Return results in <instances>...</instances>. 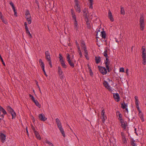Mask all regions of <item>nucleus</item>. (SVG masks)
I'll list each match as a JSON object with an SVG mask.
<instances>
[{
    "instance_id": "32",
    "label": "nucleus",
    "mask_w": 146,
    "mask_h": 146,
    "mask_svg": "<svg viewBox=\"0 0 146 146\" xmlns=\"http://www.w3.org/2000/svg\"><path fill=\"white\" fill-rule=\"evenodd\" d=\"M88 68L89 69V71L90 72V75L91 76H92L93 75V74L92 72V70L90 68V66L89 65H88Z\"/></svg>"
},
{
    "instance_id": "57",
    "label": "nucleus",
    "mask_w": 146,
    "mask_h": 146,
    "mask_svg": "<svg viewBox=\"0 0 146 146\" xmlns=\"http://www.w3.org/2000/svg\"><path fill=\"white\" fill-rule=\"evenodd\" d=\"M26 16V19H27V18H29L31 17L30 14H29V15H27Z\"/></svg>"
},
{
    "instance_id": "5",
    "label": "nucleus",
    "mask_w": 146,
    "mask_h": 146,
    "mask_svg": "<svg viewBox=\"0 0 146 146\" xmlns=\"http://www.w3.org/2000/svg\"><path fill=\"white\" fill-rule=\"evenodd\" d=\"M66 59L67 60V61H68V63L73 68L74 67V64L72 62L70 59V55L69 54H67V55Z\"/></svg>"
},
{
    "instance_id": "39",
    "label": "nucleus",
    "mask_w": 146,
    "mask_h": 146,
    "mask_svg": "<svg viewBox=\"0 0 146 146\" xmlns=\"http://www.w3.org/2000/svg\"><path fill=\"white\" fill-rule=\"evenodd\" d=\"M27 21H28L29 24H31V17L27 18Z\"/></svg>"
},
{
    "instance_id": "34",
    "label": "nucleus",
    "mask_w": 146,
    "mask_h": 146,
    "mask_svg": "<svg viewBox=\"0 0 146 146\" xmlns=\"http://www.w3.org/2000/svg\"><path fill=\"white\" fill-rule=\"evenodd\" d=\"M120 13L121 14L124 15L125 14V11L124 8L123 7H121Z\"/></svg>"
},
{
    "instance_id": "42",
    "label": "nucleus",
    "mask_w": 146,
    "mask_h": 146,
    "mask_svg": "<svg viewBox=\"0 0 146 146\" xmlns=\"http://www.w3.org/2000/svg\"><path fill=\"white\" fill-rule=\"evenodd\" d=\"M84 53H85V57L86 58L87 60H88L89 59V58L88 57V51H86L84 52Z\"/></svg>"
},
{
    "instance_id": "59",
    "label": "nucleus",
    "mask_w": 146,
    "mask_h": 146,
    "mask_svg": "<svg viewBox=\"0 0 146 146\" xmlns=\"http://www.w3.org/2000/svg\"><path fill=\"white\" fill-rule=\"evenodd\" d=\"M29 14H30L29 11H27L25 14L26 15H29Z\"/></svg>"
},
{
    "instance_id": "2",
    "label": "nucleus",
    "mask_w": 146,
    "mask_h": 146,
    "mask_svg": "<svg viewBox=\"0 0 146 146\" xmlns=\"http://www.w3.org/2000/svg\"><path fill=\"white\" fill-rule=\"evenodd\" d=\"M7 109L8 111L9 112L10 114L12 115V119H13L16 116L15 113L14 111L12 108L9 106L7 107Z\"/></svg>"
},
{
    "instance_id": "41",
    "label": "nucleus",
    "mask_w": 146,
    "mask_h": 146,
    "mask_svg": "<svg viewBox=\"0 0 146 146\" xmlns=\"http://www.w3.org/2000/svg\"><path fill=\"white\" fill-rule=\"evenodd\" d=\"M59 56H60L59 57L60 62L64 60V59H63V57L61 54H59Z\"/></svg>"
},
{
    "instance_id": "46",
    "label": "nucleus",
    "mask_w": 146,
    "mask_h": 146,
    "mask_svg": "<svg viewBox=\"0 0 146 146\" xmlns=\"http://www.w3.org/2000/svg\"><path fill=\"white\" fill-rule=\"evenodd\" d=\"M72 17L73 20H74V21H76V16L75 15H72Z\"/></svg>"
},
{
    "instance_id": "52",
    "label": "nucleus",
    "mask_w": 146,
    "mask_h": 146,
    "mask_svg": "<svg viewBox=\"0 0 146 146\" xmlns=\"http://www.w3.org/2000/svg\"><path fill=\"white\" fill-rule=\"evenodd\" d=\"M105 112L104 111V110L103 109L102 110V112H101V115H105Z\"/></svg>"
},
{
    "instance_id": "26",
    "label": "nucleus",
    "mask_w": 146,
    "mask_h": 146,
    "mask_svg": "<svg viewBox=\"0 0 146 146\" xmlns=\"http://www.w3.org/2000/svg\"><path fill=\"white\" fill-rule=\"evenodd\" d=\"M106 58V60L105 61L106 66L107 65H109L110 62L109 60L108 59V57Z\"/></svg>"
},
{
    "instance_id": "28",
    "label": "nucleus",
    "mask_w": 146,
    "mask_h": 146,
    "mask_svg": "<svg viewBox=\"0 0 146 146\" xmlns=\"http://www.w3.org/2000/svg\"><path fill=\"white\" fill-rule=\"evenodd\" d=\"M33 102L35 103V105L38 108H40L41 106L39 104L38 102L36 100H35Z\"/></svg>"
},
{
    "instance_id": "22",
    "label": "nucleus",
    "mask_w": 146,
    "mask_h": 146,
    "mask_svg": "<svg viewBox=\"0 0 146 146\" xmlns=\"http://www.w3.org/2000/svg\"><path fill=\"white\" fill-rule=\"evenodd\" d=\"M86 24L87 25L88 28V29H90L91 28L90 23L89 22L88 19V17H87L86 19Z\"/></svg>"
},
{
    "instance_id": "38",
    "label": "nucleus",
    "mask_w": 146,
    "mask_h": 146,
    "mask_svg": "<svg viewBox=\"0 0 146 146\" xmlns=\"http://www.w3.org/2000/svg\"><path fill=\"white\" fill-rule=\"evenodd\" d=\"M0 18H1V21H2L5 24H7L8 23H7V21L6 20H5L4 19V18L2 17H1Z\"/></svg>"
},
{
    "instance_id": "17",
    "label": "nucleus",
    "mask_w": 146,
    "mask_h": 146,
    "mask_svg": "<svg viewBox=\"0 0 146 146\" xmlns=\"http://www.w3.org/2000/svg\"><path fill=\"white\" fill-rule=\"evenodd\" d=\"M95 61L96 63V64H98L101 62V58L100 56H95Z\"/></svg>"
},
{
    "instance_id": "6",
    "label": "nucleus",
    "mask_w": 146,
    "mask_h": 146,
    "mask_svg": "<svg viewBox=\"0 0 146 146\" xmlns=\"http://www.w3.org/2000/svg\"><path fill=\"white\" fill-rule=\"evenodd\" d=\"M6 138V135L5 134L2 133H0V139L3 143L5 141Z\"/></svg>"
},
{
    "instance_id": "24",
    "label": "nucleus",
    "mask_w": 146,
    "mask_h": 146,
    "mask_svg": "<svg viewBox=\"0 0 146 146\" xmlns=\"http://www.w3.org/2000/svg\"><path fill=\"white\" fill-rule=\"evenodd\" d=\"M58 72L59 75H62L63 73V72L60 66H58Z\"/></svg>"
},
{
    "instance_id": "58",
    "label": "nucleus",
    "mask_w": 146,
    "mask_h": 146,
    "mask_svg": "<svg viewBox=\"0 0 146 146\" xmlns=\"http://www.w3.org/2000/svg\"><path fill=\"white\" fill-rule=\"evenodd\" d=\"M135 101H138V97L137 96H135Z\"/></svg>"
},
{
    "instance_id": "43",
    "label": "nucleus",
    "mask_w": 146,
    "mask_h": 146,
    "mask_svg": "<svg viewBox=\"0 0 146 146\" xmlns=\"http://www.w3.org/2000/svg\"><path fill=\"white\" fill-rule=\"evenodd\" d=\"M45 57L48 56L50 55V54L48 51H46L45 52Z\"/></svg>"
},
{
    "instance_id": "29",
    "label": "nucleus",
    "mask_w": 146,
    "mask_h": 146,
    "mask_svg": "<svg viewBox=\"0 0 146 146\" xmlns=\"http://www.w3.org/2000/svg\"><path fill=\"white\" fill-rule=\"evenodd\" d=\"M107 50L106 48L105 49V50L103 53V55L105 57H108V55L107 54Z\"/></svg>"
},
{
    "instance_id": "30",
    "label": "nucleus",
    "mask_w": 146,
    "mask_h": 146,
    "mask_svg": "<svg viewBox=\"0 0 146 146\" xmlns=\"http://www.w3.org/2000/svg\"><path fill=\"white\" fill-rule=\"evenodd\" d=\"M121 136L122 140L124 141H126V139L125 137V134L123 132H121Z\"/></svg>"
},
{
    "instance_id": "62",
    "label": "nucleus",
    "mask_w": 146,
    "mask_h": 146,
    "mask_svg": "<svg viewBox=\"0 0 146 146\" xmlns=\"http://www.w3.org/2000/svg\"><path fill=\"white\" fill-rule=\"evenodd\" d=\"M79 55L80 56V58H82V57L83 56H82V53H79Z\"/></svg>"
},
{
    "instance_id": "27",
    "label": "nucleus",
    "mask_w": 146,
    "mask_h": 146,
    "mask_svg": "<svg viewBox=\"0 0 146 146\" xmlns=\"http://www.w3.org/2000/svg\"><path fill=\"white\" fill-rule=\"evenodd\" d=\"M101 35H102V37L104 38L105 39L106 38V33L104 31H102L101 32Z\"/></svg>"
},
{
    "instance_id": "48",
    "label": "nucleus",
    "mask_w": 146,
    "mask_h": 146,
    "mask_svg": "<svg viewBox=\"0 0 146 146\" xmlns=\"http://www.w3.org/2000/svg\"><path fill=\"white\" fill-rule=\"evenodd\" d=\"M119 72H124V68L123 67L120 68L119 70Z\"/></svg>"
},
{
    "instance_id": "9",
    "label": "nucleus",
    "mask_w": 146,
    "mask_h": 146,
    "mask_svg": "<svg viewBox=\"0 0 146 146\" xmlns=\"http://www.w3.org/2000/svg\"><path fill=\"white\" fill-rule=\"evenodd\" d=\"M81 46V47L82 50H84V52L87 51V48L84 41H82Z\"/></svg>"
},
{
    "instance_id": "19",
    "label": "nucleus",
    "mask_w": 146,
    "mask_h": 146,
    "mask_svg": "<svg viewBox=\"0 0 146 146\" xmlns=\"http://www.w3.org/2000/svg\"><path fill=\"white\" fill-rule=\"evenodd\" d=\"M62 66L64 68H67V66L65 63L64 60L60 62Z\"/></svg>"
},
{
    "instance_id": "31",
    "label": "nucleus",
    "mask_w": 146,
    "mask_h": 146,
    "mask_svg": "<svg viewBox=\"0 0 146 146\" xmlns=\"http://www.w3.org/2000/svg\"><path fill=\"white\" fill-rule=\"evenodd\" d=\"M0 111L3 113V114L5 115L7 114V112L2 107L0 108Z\"/></svg>"
},
{
    "instance_id": "61",
    "label": "nucleus",
    "mask_w": 146,
    "mask_h": 146,
    "mask_svg": "<svg viewBox=\"0 0 146 146\" xmlns=\"http://www.w3.org/2000/svg\"><path fill=\"white\" fill-rule=\"evenodd\" d=\"M136 106L139 105L138 101H136L135 102Z\"/></svg>"
},
{
    "instance_id": "45",
    "label": "nucleus",
    "mask_w": 146,
    "mask_h": 146,
    "mask_svg": "<svg viewBox=\"0 0 146 146\" xmlns=\"http://www.w3.org/2000/svg\"><path fill=\"white\" fill-rule=\"evenodd\" d=\"M46 59L47 60V61L51 60V58L50 56H48L45 57Z\"/></svg>"
},
{
    "instance_id": "33",
    "label": "nucleus",
    "mask_w": 146,
    "mask_h": 146,
    "mask_svg": "<svg viewBox=\"0 0 146 146\" xmlns=\"http://www.w3.org/2000/svg\"><path fill=\"white\" fill-rule=\"evenodd\" d=\"M106 119H107V117L105 115H102V121L103 123L105 122Z\"/></svg>"
},
{
    "instance_id": "37",
    "label": "nucleus",
    "mask_w": 146,
    "mask_h": 146,
    "mask_svg": "<svg viewBox=\"0 0 146 146\" xmlns=\"http://www.w3.org/2000/svg\"><path fill=\"white\" fill-rule=\"evenodd\" d=\"M90 2V6L89 8L91 9L93 8V0H89Z\"/></svg>"
},
{
    "instance_id": "13",
    "label": "nucleus",
    "mask_w": 146,
    "mask_h": 146,
    "mask_svg": "<svg viewBox=\"0 0 146 146\" xmlns=\"http://www.w3.org/2000/svg\"><path fill=\"white\" fill-rule=\"evenodd\" d=\"M108 17L109 19L111 21H114V19L113 17V16L111 11L109 10L108 13Z\"/></svg>"
},
{
    "instance_id": "18",
    "label": "nucleus",
    "mask_w": 146,
    "mask_h": 146,
    "mask_svg": "<svg viewBox=\"0 0 146 146\" xmlns=\"http://www.w3.org/2000/svg\"><path fill=\"white\" fill-rule=\"evenodd\" d=\"M127 103L125 104L124 102V101L123 100V103L121 104V108L123 109H125V108L127 107Z\"/></svg>"
},
{
    "instance_id": "7",
    "label": "nucleus",
    "mask_w": 146,
    "mask_h": 146,
    "mask_svg": "<svg viewBox=\"0 0 146 146\" xmlns=\"http://www.w3.org/2000/svg\"><path fill=\"white\" fill-rule=\"evenodd\" d=\"M38 117L40 120L42 121H45L47 119V118L45 117L44 115L41 113L39 114Z\"/></svg>"
},
{
    "instance_id": "23",
    "label": "nucleus",
    "mask_w": 146,
    "mask_h": 146,
    "mask_svg": "<svg viewBox=\"0 0 146 146\" xmlns=\"http://www.w3.org/2000/svg\"><path fill=\"white\" fill-rule=\"evenodd\" d=\"M56 123L57 124L58 127L59 126H61V124L60 123V122L59 120V119L58 118H57L56 119Z\"/></svg>"
},
{
    "instance_id": "64",
    "label": "nucleus",
    "mask_w": 146,
    "mask_h": 146,
    "mask_svg": "<svg viewBox=\"0 0 146 146\" xmlns=\"http://www.w3.org/2000/svg\"><path fill=\"white\" fill-rule=\"evenodd\" d=\"M30 37V38H31L32 37V36L31 33H29V35H28Z\"/></svg>"
},
{
    "instance_id": "11",
    "label": "nucleus",
    "mask_w": 146,
    "mask_h": 146,
    "mask_svg": "<svg viewBox=\"0 0 146 146\" xmlns=\"http://www.w3.org/2000/svg\"><path fill=\"white\" fill-rule=\"evenodd\" d=\"M103 84L104 86L107 89L111 91V89L110 86L109 85L108 83L106 81H104L103 82Z\"/></svg>"
},
{
    "instance_id": "49",
    "label": "nucleus",
    "mask_w": 146,
    "mask_h": 146,
    "mask_svg": "<svg viewBox=\"0 0 146 146\" xmlns=\"http://www.w3.org/2000/svg\"><path fill=\"white\" fill-rule=\"evenodd\" d=\"M24 26L25 27V30L28 29V27L27 25V24L26 22H25L24 23Z\"/></svg>"
},
{
    "instance_id": "1",
    "label": "nucleus",
    "mask_w": 146,
    "mask_h": 146,
    "mask_svg": "<svg viewBox=\"0 0 146 146\" xmlns=\"http://www.w3.org/2000/svg\"><path fill=\"white\" fill-rule=\"evenodd\" d=\"M144 18V15L143 14H141L139 21V25L140 30L141 31L144 30L145 27Z\"/></svg>"
},
{
    "instance_id": "4",
    "label": "nucleus",
    "mask_w": 146,
    "mask_h": 146,
    "mask_svg": "<svg viewBox=\"0 0 146 146\" xmlns=\"http://www.w3.org/2000/svg\"><path fill=\"white\" fill-rule=\"evenodd\" d=\"M98 67L100 72L103 75H105L107 74V69L105 67L100 66H98Z\"/></svg>"
},
{
    "instance_id": "54",
    "label": "nucleus",
    "mask_w": 146,
    "mask_h": 146,
    "mask_svg": "<svg viewBox=\"0 0 146 146\" xmlns=\"http://www.w3.org/2000/svg\"><path fill=\"white\" fill-rule=\"evenodd\" d=\"M106 68L107 70H108V71L109 72H110V70H109V65H107L106 66Z\"/></svg>"
},
{
    "instance_id": "47",
    "label": "nucleus",
    "mask_w": 146,
    "mask_h": 146,
    "mask_svg": "<svg viewBox=\"0 0 146 146\" xmlns=\"http://www.w3.org/2000/svg\"><path fill=\"white\" fill-rule=\"evenodd\" d=\"M60 76V78L62 80H63V79H64V75L62 74L61 75H59Z\"/></svg>"
},
{
    "instance_id": "56",
    "label": "nucleus",
    "mask_w": 146,
    "mask_h": 146,
    "mask_svg": "<svg viewBox=\"0 0 146 146\" xmlns=\"http://www.w3.org/2000/svg\"><path fill=\"white\" fill-rule=\"evenodd\" d=\"M43 71L44 72V75L46 76H47V75L46 74V73L45 72V71L44 70V68H42V69Z\"/></svg>"
},
{
    "instance_id": "14",
    "label": "nucleus",
    "mask_w": 146,
    "mask_h": 146,
    "mask_svg": "<svg viewBox=\"0 0 146 146\" xmlns=\"http://www.w3.org/2000/svg\"><path fill=\"white\" fill-rule=\"evenodd\" d=\"M120 123L121 124V127L123 128L124 129H125L126 128V126L123 120L122 119H120Z\"/></svg>"
},
{
    "instance_id": "10",
    "label": "nucleus",
    "mask_w": 146,
    "mask_h": 146,
    "mask_svg": "<svg viewBox=\"0 0 146 146\" xmlns=\"http://www.w3.org/2000/svg\"><path fill=\"white\" fill-rule=\"evenodd\" d=\"M113 96L114 99L117 102L119 101L120 97L119 94L117 93L114 94Z\"/></svg>"
},
{
    "instance_id": "20",
    "label": "nucleus",
    "mask_w": 146,
    "mask_h": 146,
    "mask_svg": "<svg viewBox=\"0 0 146 146\" xmlns=\"http://www.w3.org/2000/svg\"><path fill=\"white\" fill-rule=\"evenodd\" d=\"M34 132L37 138L39 140H40L41 139V138L38 132L36 131Z\"/></svg>"
},
{
    "instance_id": "8",
    "label": "nucleus",
    "mask_w": 146,
    "mask_h": 146,
    "mask_svg": "<svg viewBox=\"0 0 146 146\" xmlns=\"http://www.w3.org/2000/svg\"><path fill=\"white\" fill-rule=\"evenodd\" d=\"M74 8L76 11L78 13H79L81 12L80 7L78 3H75V5L74 6Z\"/></svg>"
},
{
    "instance_id": "40",
    "label": "nucleus",
    "mask_w": 146,
    "mask_h": 146,
    "mask_svg": "<svg viewBox=\"0 0 146 146\" xmlns=\"http://www.w3.org/2000/svg\"><path fill=\"white\" fill-rule=\"evenodd\" d=\"M29 98H30L31 99V100L33 102L35 100V98L32 95H31V94H29Z\"/></svg>"
},
{
    "instance_id": "55",
    "label": "nucleus",
    "mask_w": 146,
    "mask_h": 146,
    "mask_svg": "<svg viewBox=\"0 0 146 146\" xmlns=\"http://www.w3.org/2000/svg\"><path fill=\"white\" fill-rule=\"evenodd\" d=\"M25 31H26V33L28 35H29V33H30L29 30H28V29H26L25 30Z\"/></svg>"
},
{
    "instance_id": "36",
    "label": "nucleus",
    "mask_w": 146,
    "mask_h": 146,
    "mask_svg": "<svg viewBox=\"0 0 146 146\" xmlns=\"http://www.w3.org/2000/svg\"><path fill=\"white\" fill-rule=\"evenodd\" d=\"M139 116L140 118H141L142 121L143 122L144 121V120L143 118V114L142 113H141L139 114Z\"/></svg>"
},
{
    "instance_id": "12",
    "label": "nucleus",
    "mask_w": 146,
    "mask_h": 146,
    "mask_svg": "<svg viewBox=\"0 0 146 146\" xmlns=\"http://www.w3.org/2000/svg\"><path fill=\"white\" fill-rule=\"evenodd\" d=\"M78 24L77 21H74V29L76 30V32H77L78 31Z\"/></svg>"
},
{
    "instance_id": "51",
    "label": "nucleus",
    "mask_w": 146,
    "mask_h": 146,
    "mask_svg": "<svg viewBox=\"0 0 146 146\" xmlns=\"http://www.w3.org/2000/svg\"><path fill=\"white\" fill-rule=\"evenodd\" d=\"M48 61V64H49L50 65V66L51 68L52 67V62L51 60Z\"/></svg>"
},
{
    "instance_id": "21",
    "label": "nucleus",
    "mask_w": 146,
    "mask_h": 146,
    "mask_svg": "<svg viewBox=\"0 0 146 146\" xmlns=\"http://www.w3.org/2000/svg\"><path fill=\"white\" fill-rule=\"evenodd\" d=\"M39 62L40 64V66H41V68L42 69L44 68V64L41 59H39Z\"/></svg>"
},
{
    "instance_id": "50",
    "label": "nucleus",
    "mask_w": 146,
    "mask_h": 146,
    "mask_svg": "<svg viewBox=\"0 0 146 146\" xmlns=\"http://www.w3.org/2000/svg\"><path fill=\"white\" fill-rule=\"evenodd\" d=\"M31 128L32 130H33L34 132L36 131L34 127L32 125H31Z\"/></svg>"
},
{
    "instance_id": "44",
    "label": "nucleus",
    "mask_w": 146,
    "mask_h": 146,
    "mask_svg": "<svg viewBox=\"0 0 146 146\" xmlns=\"http://www.w3.org/2000/svg\"><path fill=\"white\" fill-rule=\"evenodd\" d=\"M9 4L12 6V8L13 9L15 8V7L14 5V4L12 2H10L9 3Z\"/></svg>"
},
{
    "instance_id": "63",
    "label": "nucleus",
    "mask_w": 146,
    "mask_h": 146,
    "mask_svg": "<svg viewBox=\"0 0 146 146\" xmlns=\"http://www.w3.org/2000/svg\"><path fill=\"white\" fill-rule=\"evenodd\" d=\"M76 45L77 47V48H78V46H79V44H78V42L77 41H76Z\"/></svg>"
},
{
    "instance_id": "25",
    "label": "nucleus",
    "mask_w": 146,
    "mask_h": 146,
    "mask_svg": "<svg viewBox=\"0 0 146 146\" xmlns=\"http://www.w3.org/2000/svg\"><path fill=\"white\" fill-rule=\"evenodd\" d=\"M45 142L46 144H48L49 145L54 146L53 144L47 139H46L45 140Z\"/></svg>"
},
{
    "instance_id": "16",
    "label": "nucleus",
    "mask_w": 146,
    "mask_h": 146,
    "mask_svg": "<svg viewBox=\"0 0 146 146\" xmlns=\"http://www.w3.org/2000/svg\"><path fill=\"white\" fill-rule=\"evenodd\" d=\"M130 143L131 146H137L135 143V141L133 138L131 139Z\"/></svg>"
},
{
    "instance_id": "35",
    "label": "nucleus",
    "mask_w": 146,
    "mask_h": 146,
    "mask_svg": "<svg viewBox=\"0 0 146 146\" xmlns=\"http://www.w3.org/2000/svg\"><path fill=\"white\" fill-rule=\"evenodd\" d=\"M117 116H118L119 117V118H118V119L119 120H120V119H122L121 118H122V115L121 114V113H120L119 112L117 111Z\"/></svg>"
},
{
    "instance_id": "60",
    "label": "nucleus",
    "mask_w": 146,
    "mask_h": 146,
    "mask_svg": "<svg viewBox=\"0 0 146 146\" xmlns=\"http://www.w3.org/2000/svg\"><path fill=\"white\" fill-rule=\"evenodd\" d=\"M136 108H137V110H139L140 109H139V105L136 106Z\"/></svg>"
},
{
    "instance_id": "15",
    "label": "nucleus",
    "mask_w": 146,
    "mask_h": 146,
    "mask_svg": "<svg viewBox=\"0 0 146 146\" xmlns=\"http://www.w3.org/2000/svg\"><path fill=\"white\" fill-rule=\"evenodd\" d=\"M58 127V128L62 136L64 137H65V135L64 131L63 129L62 128V125L60 126V127Z\"/></svg>"
},
{
    "instance_id": "3",
    "label": "nucleus",
    "mask_w": 146,
    "mask_h": 146,
    "mask_svg": "<svg viewBox=\"0 0 146 146\" xmlns=\"http://www.w3.org/2000/svg\"><path fill=\"white\" fill-rule=\"evenodd\" d=\"M142 57L143 59V64L145 65L146 64V53H145V48H143V47L142 48Z\"/></svg>"
},
{
    "instance_id": "53",
    "label": "nucleus",
    "mask_w": 146,
    "mask_h": 146,
    "mask_svg": "<svg viewBox=\"0 0 146 146\" xmlns=\"http://www.w3.org/2000/svg\"><path fill=\"white\" fill-rule=\"evenodd\" d=\"M78 52L79 54L80 53H81L82 52H81V50L80 49V48L79 46H78Z\"/></svg>"
}]
</instances>
